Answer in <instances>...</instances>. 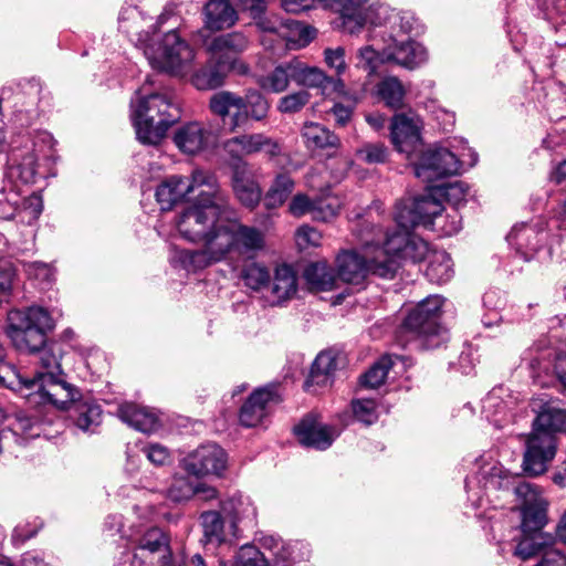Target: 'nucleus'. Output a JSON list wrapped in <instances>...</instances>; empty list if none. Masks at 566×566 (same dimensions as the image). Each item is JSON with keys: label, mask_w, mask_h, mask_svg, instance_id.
Listing matches in <instances>:
<instances>
[{"label": "nucleus", "mask_w": 566, "mask_h": 566, "mask_svg": "<svg viewBox=\"0 0 566 566\" xmlns=\"http://www.w3.org/2000/svg\"><path fill=\"white\" fill-rule=\"evenodd\" d=\"M198 197V203L186 208L177 220L180 235L203 247L178 252L185 270L196 272L221 261L254 259L265 249V233L235 217L218 182L214 189H203Z\"/></svg>", "instance_id": "nucleus-1"}, {"label": "nucleus", "mask_w": 566, "mask_h": 566, "mask_svg": "<svg viewBox=\"0 0 566 566\" xmlns=\"http://www.w3.org/2000/svg\"><path fill=\"white\" fill-rule=\"evenodd\" d=\"M53 328L54 321L51 314L41 306L12 310L8 314L7 333L14 346L29 353L40 352L39 363L42 370L34 374L28 387L36 386L42 375L61 374L60 357L51 349H43L46 333Z\"/></svg>", "instance_id": "nucleus-2"}, {"label": "nucleus", "mask_w": 566, "mask_h": 566, "mask_svg": "<svg viewBox=\"0 0 566 566\" xmlns=\"http://www.w3.org/2000/svg\"><path fill=\"white\" fill-rule=\"evenodd\" d=\"M562 433H566V409L552 401L543 403L525 440L522 469L526 475L536 478L548 470Z\"/></svg>", "instance_id": "nucleus-3"}, {"label": "nucleus", "mask_w": 566, "mask_h": 566, "mask_svg": "<svg viewBox=\"0 0 566 566\" xmlns=\"http://www.w3.org/2000/svg\"><path fill=\"white\" fill-rule=\"evenodd\" d=\"M137 138L147 145H157L168 128L180 118V107L171 92L147 93L132 103Z\"/></svg>", "instance_id": "nucleus-4"}, {"label": "nucleus", "mask_w": 566, "mask_h": 566, "mask_svg": "<svg viewBox=\"0 0 566 566\" xmlns=\"http://www.w3.org/2000/svg\"><path fill=\"white\" fill-rule=\"evenodd\" d=\"M443 298L431 295L419 302L403 319L397 331V340L402 346L417 343L419 348H437L446 340V331L440 325Z\"/></svg>", "instance_id": "nucleus-5"}, {"label": "nucleus", "mask_w": 566, "mask_h": 566, "mask_svg": "<svg viewBox=\"0 0 566 566\" xmlns=\"http://www.w3.org/2000/svg\"><path fill=\"white\" fill-rule=\"evenodd\" d=\"M336 264L338 277L343 282L354 285L363 284L368 275L392 280L399 270V263L380 248L375 250L373 256L367 252L343 251L338 254Z\"/></svg>", "instance_id": "nucleus-6"}, {"label": "nucleus", "mask_w": 566, "mask_h": 566, "mask_svg": "<svg viewBox=\"0 0 566 566\" xmlns=\"http://www.w3.org/2000/svg\"><path fill=\"white\" fill-rule=\"evenodd\" d=\"M500 479V486L512 488L520 502L522 534H547L543 532L548 522L547 503L538 495L533 485L523 481L518 474L513 475L507 471H501Z\"/></svg>", "instance_id": "nucleus-7"}, {"label": "nucleus", "mask_w": 566, "mask_h": 566, "mask_svg": "<svg viewBox=\"0 0 566 566\" xmlns=\"http://www.w3.org/2000/svg\"><path fill=\"white\" fill-rule=\"evenodd\" d=\"M143 50L153 69L172 75L186 74L195 59L193 49L176 31L167 32L158 43H146Z\"/></svg>", "instance_id": "nucleus-8"}, {"label": "nucleus", "mask_w": 566, "mask_h": 566, "mask_svg": "<svg viewBox=\"0 0 566 566\" xmlns=\"http://www.w3.org/2000/svg\"><path fill=\"white\" fill-rule=\"evenodd\" d=\"M217 182L213 174L200 169L193 170L189 177L172 175L165 178L157 187L156 200L161 210L168 211L199 188L214 189Z\"/></svg>", "instance_id": "nucleus-9"}, {"label": "nucleus", "mask_w": 566, "mask_h": 566, "mask_svg": "<svg viewBox=\"0 0 566 566\" xmlns=\"http://www.w3.org/2000/svg\"><path fill=\"white\" fill-rule=\"evenodd\" d=\"M282 401L280 385L269 384L256 388L240 409L239 419L241 424L248 428L256 427L270 415L272 408Z\"/></svg>", "instance_id": "nucleus-10"}, {"label": "nucleus", "mask_w": 566, "mask_h": 566, "mask_svg": "<svg viewBox=\"0 0 566 566\" xmlns=\"http://www.w3.org/2000/svg\"><path fill=\"white\" fill-rule=\"evenodd\" d=\"M134 559H138L140 566H168L171 552L167 534L158 527L147 530L138 539Z\"/></svg>", "instance_id": "nucleus-11"}, {"label": "nucleus", "mask_w": 566, "mask_h": 566, "mask_svg": "<svg viewBox=\"0 0 566 566\" xmlns=\"http://www.w3.org/2000/svg\"><path fill=\"white\" fill-rule=\"evenodd\" d=\"M458 157L447 148H434L424 151L415 168L416 176L426 181H433L460 171Z\"/></svg>", "instance_id": "nucleus-12"}, {"label": "nucleus", "mask_w": 566, "mask_h": 566, "mask_svg": "<svg viewBox=\"0 0 566 566\" xmlns=\"http://www.w3.org/2000/svg\"><path fill=\"white\" fill-rule=\"evenodd\" d=\"M228 455L214 443L202 444L185 459V470L196 476H220L227 469Z\"/></svg>", "instance_id": "nucleus-13"}, {"label": "nucleus", "mask_w": 566, "mask_h": 566, "mask_svg": "<svg viewBox=\"0 0 566 566\" xmlns=\"http://www.w3.org/2000/svg\"><path fill=\"white\" fill-rule=\"evenodd\" d=\"M224 151L233 159L263 151L270 158L281 154V145L272 137L262 133L242 134L229 138L223 144Z\"/></svg>", "instance_id": "nucleus-14"}, {"label": "nucleus", "mask_w": 566, "mask_h": 566, "mask_svg": "<svg viewBox=\"0 0 566 566\" xmlns=\"http://www.w3.org/2000/svg\"><path fill=\"white\" fill-rule=\"evenodd\" d=\"M442 210L441 201L428 192L415 197L410 206L400 209L396 214V221L403 229L418 224L427 226L439 217Z\"/></svg>", "instance_id": "nucleus-15"}, {"label": "nucleus", "mask_w": 566, "mask_h": 566, "mask_svg": "<svg viewBox=\"0 0 566 566\" xmlns=\"http://www.w3.org/2000/svg\"><path fill=\"white\" fill-rule=\"evenodd\" d=\"M380 249L399 264V260H410L413 263L421 262L429 252L428 243L407 230L388 235L385 247Z\"/></svg>", "instance_id": "nucleus-16"}, {"label": "nucleus", "mask_w": 566, "mask_h": 566, "mask_svg": "<svg viewBox=\"0 0 566 566\" xmlns=\"http://www.w3.org/2000/svg\"><path fill=\"white\" fill-rule=\"evenodd\" d=\"M294 432L301 444L317 450H326L339 436L336 427L321 422L314 415L305 416L295 426Z\"/></svg>", "instance_id": "nucleus-17"}, {"label": "nucleus", "mask_w": 566, "mask_h": 566, "mask_svg": "<svg viewBox=\"0 0 566 566\" xmlns=\"http://www.w3.org/2000/svg\"><path fill=\"white\" fill-rule=\"evenodd\" d=\"M36 389L41 402L50 403L56 409H67L77 399V390L57 375H42Z\"/></svg>", "instance_id": "nucleus-18"}, {"label": "nucleus", "mask_w": 566, "mask_h": 566, "mask_svg": "<svg viewBox=\"0 0 566 566\" xmlns=\"http://www.w3.org/2000/svg\"><path fill=\"white\" fill-rule=\"evenodd\" d=\"M546 237L543 228L523 223L512 229L507 241L525 261H530L543 247Z\"/></svg>", "instance_id": "nucleus-19"}, {"label": "nucleus", "mask_w": 566, "mask_h": 566, "mask_svg": "<svg viewBox=\"0 0 566 566\" xmlns=\"http://www.w3.org/2000/svg\"><path fill=\"white\" fill-rule=\"evenodd\" d=\"M390 136L395 148L407 155L413 153L421 144L418 122L405 114H397L392 117Z\"/></svg>", "instance_id": "nucleus-20"}, {"label": "nucleus", "mask_w": 566, "mask_h": 566, "mask_svg": "<svg viewBox=\"0 0 566 566\" xmlns=\"http://www.w3.org/2000/svg\"><path fill=\"white\" fill-rule=\"evenodd\" d=\"M428 59L426 48L416 41L397 42L381 54L382 62H391L408 70H415Z\"/></svg>", "instance_id": "nucleus-21"}, {"label": "nucleus", "mask_w": 566, "mask_h": 566, "mask_svg": "<svg viewBox=\"0 0 566 566\" xmlns=\"http://www.w3.org/2000/svg\"><path fill=\"white\" fill-rule=\"evenodd\" d=\"M249 48V40L242 32H230L214 36L208 45L213 57L220 62H230V69H234L239 55Z\"/></svg>", "instance_id": "nucleus-22"}, {"label": "nucleus", "mask_w": 566, "mask_h": 566, "mask_svg": "<svg viewBox=\"0 0 566 566\" xmlns=\"http://www.w3.org/2000/svg\"><path fill=\"white\" fill-rule=\"evenodd\" d=\"M232 188L243 206L253 209L259 205L262 191L245 161L238 163L233 167Z\"/></svg>", "instance_id": "nucleus-23"}, {"label": "nucleus", "mask_w": 566, "mask_h": 566, "mask_svg": "<svg viewBox=\"0 0 566 566\" xmlns=\"http://www.w3.org/2000/svg\"><path fill=\"white\" fill-rule=\"evenodd\" d=\"M261 546L270 553L275 566H292L305 557L302 551L305 546L301 542H287L274 535H265L261 538Z\"/></svg>", "instance_id": "nucleus-24"}, {"label": "nucleus", "mask_w": 566, "mask_h": 566, "mask_svg": "<svg viewBox=\"0 0 566 566\" xmlns=\"http://www.w3.org/2000/svg\"><path fill=\"white\" fill-rule=\"evenodd\" d=\"M209 132L199 122H189L179 126L174 133L177 148L188 155H196L208 144Z\"/></svg>", "instance_id": "nucleus-25"}, {"label": "nucleus", "mask_w": 566, "mask_h": 566, "mask_svg": "<svg viewBox=\"0 0 566 566\" xmlns=\"http://www.w3.org/2000/svg\"><path fill=\"white\" fill-rule=\"evenodd\" d=\"M324 8L340 14L343 27L350 33L359 31L365 22L364 6L366 0H318Z\"/></svg>", "instance_id": "nucleus-26"}, {"label": "nucleus", "mask_w": 566, "mask_h": 566, "mask_svg": "<svg viewBox=\"0 0 566 566\" xmlns=\"http://www.w3.org/2000/svg\"><path fill=\"white\" fill-rule=\"evenodd\" d=\"M230 71V62H220L211 55L207 63L192 74L191 83L200 91L214 90L224 83Z\"/></svg>", "instance_id": "nucleus-27"}, {"label": "nucleus", "mask_w": 566, "mask_h": 566, "mask_svg": "<svg viewBox=\"0 0 566 566\" xmlns=\"http://www.w3.org/2000/svg\"><path fill=\"white\" fill-rule=\"evenodd\" d=\"M203 13L205 27L210 31L229 29L238 21V13L228 0H209Z\"/></svg>", "instance_id": "nucleus-28"}, {"label": "nucleus", "mask_w": 566, "mask_h": 566, "mask_svg": "<svg viewBox=\"0 0 566 566\" xmlns=\"http://www.w3.org/2000/svg\"><path fill=\"white\" fill-rule=\"evenodd\" d=\"M301 136L308 149L337 150L342 145L340 138L334 132L314 122L304 123Z\"/></svg>", "instance_id": "nucleus-29"}, {"label": "nucleus", "mask_w": 566, "mask_h": 566, "mask_svg": "<svg viewBox=\"0 0 566 566\" xmlns=\"http://www.w3.org/2000/svg\"><path fill=\"white\" fill-rule=\"evenodd\" d=\"M297 277L293 268L289 264H280L275 268L271 294L273 304H280L296 294Z\"/></svg>", "instance_id": "nucleus-30"}, {"label": "nucleus", "mask_w": 566, "mask_h": 566, "mask_svg": "<svg viewBox=\"0 0 566 566\" xmlns=\"http://www.w3.org/2000/svg\"><path fill=\"white\" fill-rule=\"evenodd\" d=\"M119 419L142 432H150L157 426V418L145 407L125 402L117 410Z\"/></svg>", "instance_id": "nucleus-31"}, {"label": "nucleus", "mask_w": 566, "mask_h": 566, "mask_svg": "<svg viewBox=\"0 0 566 566\" xmlns=\"http://www.w3.org/2000/svg\"><path fill=\"white\" fill-rule=\"evenodd\" d=\"M71 409L75 424L84 431L93 430L102 422V408L93 399H76Z\"/></svg>", "instance_id": "nucleus-32"}, {"label": "nucleus", "mask_w": 566, "mask_h": 566, "mask_svg": "<svg viewBox=\"0 0 566 566\" xmlns=\"http://www.w3.org/2000/svg\"><path fill=\"white\" fill-rule=\"evenodd\" d=\"M201 526L203 528L205 544L221 545L229 541L231 536L230 525L224 526V518L220 512L207 511L200 515Z\"/></svg>", "instance_id": "nucleus-33"}, {"label": "nucleus", "mask_w": 566, "mask_h": 566, "mask_svg": "<svg viewBox=\"0 0 566 566\" xmlns=\"http://www.w3.org/2000/svg\"><path fill=\"white\" fill-rule=\"evenodd\" d=\"M294 82V62H283L274 67L269 74L259 80V85L262 90L271 93L284 92L291 82Z\"/></svg>", "instance_id": "nucleus-34"}, {"label": "nucleus", "mask_w": 566, "mask_h": 566, "mask_svg": "<svg viewBox=\"0 0 566 566\" xmlns=\"http://www.w3.org/2000/svg\"><path fill=\"white\" fill-rule=\"evenodd\" d=\"M229 521L231 537H238V523L248 516H255V509L241 496L230 497L221 502V512Z\"/></svg>", "instance_id": "nucleus-35"}, {"label": "nucleus", "mask_w": 566, "mask_h": 566, "mask_svg": "<svg viewBox=\"0 0 566 566\" xmlns=\"http://www.w3.org/2000/svg\"><path fill=\"white\" fill-rule=\"evenodd\" d=\"M336 370V359L331 352H322L312 364L310 375L304 382V388L310 390L314 385L325 386L329 375Z\"/></svg>", "instance_id": "nucleus-36"}, {"label": "nucleus", "mask_w": 566, "mask_h": 566, "mask_svg": "<svg viewBox=\"0 0 566 566\" xmlns=\"http://www.w3.org/2000/svg\"><path fill=\"white\" fill-rule=\"evenodd\" d=\"M304 277L312 290L331 291L336 284L334 270L324 262L310 264L304 271Z\"/></svg>", "instance_id": "nucleus-37"}, {"label": "nucleus", "mask_w": 566, "mask_h": 566, "mask_svg": "<svg viewBox=\"0 0 566 566\" xmlns=\"http://www.w3.org/2000/svg\"><path fill=\"white\" fill-rule=\"evenodd\" d=\"M554 544L555 537L553 534H522L514 554L526 560L537 555L544 548L552 547Z\"/></svg>", "instance_id": "nucleus-38"}, {"label": "nucleus", "mask_w": 566, "mask_h": 566, "mask_svg": "<svg viewBox=\"0 0 566 566\" xmlns=\"http://www.w3.org/2000/svg\"><path fill=\"white\" fill-rule=\"evenodd\" d=\"M295 182L289 174H279L265 195L269 209L282 206L294 190Z\"/></svg>", "instance_id": "nucleus-39"}, {"label": "nucleus", "mask_w": 566, "mask_h": 566, "mask_svg": "<svg viewBox=\"0 0 566 566\" xmlns=\"http://www.w3.org/2000/svg\"><path fill=\"white\" fill-rule=\"evenodd\" d=\"M377 93L386 106L398 109L403 106L406 90L395 76L384 78L377 85Z\"/></svg>", "instance_id": "nucleus-40"}, {"label": "nucleus", "mask_w": 566, "mask_h": 566, "mask_svg": "<svg viewBox=\"0 0 566 566\" xmlns=\"http://www.w3.org/2000/svg\"><path fill=\"white\" fill-rule=\"evenodd\" d=\"M240 279L247 287L260 291L270 285L271 274L264 264L253 261L242 266Z\"/></svg>", "instance_id": "nucleus-41"}, {"label": "nucleus", "mask_w": 566, "mask_h": 566, "mask_svg": "<svg viewBox=\"0 0 566 566\" xmlns=\"http://www.w3.org/2000/svg\"><path fill=\"white\" fill-rule=\"evenodd\" d=\"M294 62V82L307 87H326L329 78L317 67H310L298 59Z\"/></svg>", "instance_id": "nucleus-42"}, {"label": "nucleus", "mask_w": 566, "mask_h": 566, "mask_svg": "<svg viewBox=\"0 0 566 566\" xmlns=\"http://www.w3.org/2000/svg\"><path fill=\"white\" fill-rule=\"evenodd\" d=\"M426 275L438 284L448 282L453 275L451 258L446 252L434 253L426 269Z\"/></svg>", "instance_id": "nucleus-43"}, {"label": "nucleus", "mask_w": 566, "mask_h": 566, "mask_svg": "<svg viewBox=\"0 0 566 566\" xmlns=\"http://www.w3.org/2000/svg\"><path fill=\"white\" fill-rule=\"evenodd\" d=\"M243 97L229 92L220 91L214 93L209 101V108L214 114L222 118L228 116L233 108L243 107Z\"/></svg>", "instance_id": "nucleus-44"}, {"label": "nucleus", "mask_w": 566, "mask_h": 566, "mask_svg": "<svg viewBox=\"0 0 566 566\" xmlns=\"http://www.w3.org/2000/svg\"><path fill=\"white\" fill-rule=\"evenodd\" d=\"M342 208V200L331 193H324L314 199L313 219L318 221H329L335 218Z\"/></svg>", "instance_id": "nucleus-45"}, {"label": "nucleus", "mask_w": 566, "mask_h": 566, "mask_svg": "<svg viewBox=\"0 0 566 566\" xmlns=\"http://www.w3.org/2000/svg\"><path fill=\"white\" fill-rule=\"evenodd\" d=\"M391 365L389 357H381L360 377L361 386L377 388L382 385Z\"/></svg>", "instance_id": "nucleus-46"}, {"label": "nucleus", "mask_w": 566, "mask_h": 566, "mask_svg": "<svg viewBox=\"0 0 566 566\" xmlns=\"http://www.w3.org/2000/svg\"><path fill=\"white\" fill-rule=\"evenodd\" d=\"M243 104L250 118L260 122L268 116L270 105L260 92H249L247 96L243 97Z\"/></svg>", "instance_id": "nucleus-47"}, {"label": "nucleus", "mask_w": 566, "mask_h": 566, "mask_svg": "<svg viewBox=\"0 0 566 566\" xmlns=\"http://www.w3.org/2000/svg\"><path fill=\"white\" fill-rule=\"evenodd\" d=\"M28 382L30 379H24L18 371V369L3 360L0 359V386L7 387L10 389H17L20 387H25L28 389H33V387H28Z\"/></svg>", "instance_id": "nucleus-48"}, {"label": "nucleus", "mask_w": 566, "mask_h": 566, "mask_svg": "<svg viewBox=\"0 0 566 566\" xmlns=\"http://www.w3.org/2000/svg\"><path fill=\"white\" fill-rule=\"evenodd\" d=\"M311 94L305 91H298L287 94L280 98L277 103V111L283 114H294L300 112L305 105L308 104Z\"/></svg>", "instance_id": "nucleus-49"}, {"label": "nucleus", "mask_w": 566, "mask_h": 566, "mask_svg": "<svg viewBox=\"0 0 566 566\" xmlns=\"http://www.w3.org/2000/svg\"><path fill=\"white\" fill-rule=\"evenodd\" d=\"M196 482L189 478L179 476L175 478L170 488L168 489V497L175 502H182L190 500L196 494Z\"/></svg>", "instance_id": "nucleus-50"}, {"label": "nucleus", "mask_w": 566, "mask_h": 566, "mask_svg": "<svg viewBox=\"0 0 566 566\" xmlns=\"http://www.w3.org/2000/svg\"><path fill=\"white\" fill-rule=\"evenodd\" d=\"M356 157L365 164H382L387 160L388 150L381 143L366 144L356 150Z\"/></svg>", "instance_id": "nucleus-51"}, {"label": "nucleus", "mask_w": 566, "mask_h": 566, "mask_svg": "<svg viewBox=\"0 0 566 566\" xmlns=\"http://www.w3.org/2000/svg\"><path fill=\"white\" fill-rule=\"evenodd\" d=\"M352 408L355 418L365 424H371L378 418L376 401L373 399L353 400Z\"/></svg>", "instance_id": "nucleus-52"}, {"label": "nucleus", "mask_w": 566, "mask_h": 566, "mask_svg": "<svg viewBox=\"0 0 566 566\" xmlns=\"http://www.w3.org/2000/svg\"><path fill=\"white\" fill-rule=\"evenodd\" d=\"M289 210L294 217H302L304 214L314 213V199H311L304 193L295 195L290 205Z\"/></svg>", "instance_id": "nucleus-53"}, {"label": "nucleus", "mask_w": 566, "mask_h": 566, "mask_svg": "<svg viewBox=\"0 0 566 566\" xmlns=\"http://www.w3.org/2000/svg\"><path fill=\"white\" fill-rule=\"evenodd\" d=\"M321 239V233L308 226H303L296 231V242L300 249H306L310 245L317 247L319 245Z\"/></svg>", "instance_id": "nucleus-54"}, {"label": "nucleus", "mask_w": 566, "mask_h": 566, "mask_svg": "<svg viewBox=\"0 0 566 566\" xmlns=\"http://www.w3.org/2000/svg\"><path fill=\"white\" fill-rule=\"evenodd\" d=\"M13 430L15 433H21L25 438H36L41 436V424L33 421L30 417H18Z\"/></svg>", "instance_id": "nucleus-55"}, {"label": "nucleus", "mask_w": 566, "mask_h": 566, "mask_svg": "<svg viewBox=\"0 0 566 566\" xmlns=\"http://www.w3.org/2000/svg\"><path fill=\"white\" fill-rule=\"evenodd\" d=\"M235 566H269V562L260 551L248 548L239 555Z\"/></svg>", "instance_id": "nucleus-56"}, {"label": "nucleus", "mask_w": 566, "mask_h": 566, "mask_svg": "<svg viewBox=\"0 0 566 566\" xmlns=\"http://www.w3.org/2000/svg\"><path fill=\"white\" fill-rule=\"evenodd\" d=\"M353 113V106L344 105L342 103H335L327 112L328 115L333 116L335 125L338 127H345L350 122Z\"/></svg>", "instance_id": "nucleus-57"}, {"label": "nucleus", "mask_w": 566, "mask_h": 566, "mask_svg": "<svg viewBox=\"0 0 566 566\" xmlns=\"http://www.w3.org/2000/svg\"><path fill=\"white\" fill-rule=\"evenodd\" d=\"M324 55L327 65L335 69L337 74H340L345 71V50L343 48L338 46L336 49H326L324 51Z\"/></svg>", "instance_id": "nucleus-58"}, {"label": "nucleus", "mask_w": 566, "mask_h": 566, "mask_svg": "<svg viewBox=\"0 0 566 566\" xmlns=\"http://www.w3.org/2000/svg\"><path fill=\"white\" fill-rule=\"evenodd\" d=\"M469 191V186L462 181H455L447 186L444 196L448 201H452L455 206H459L464 201Z\"/></svg>", "instance_id": "nucleus-59"}, {"label": "nucleus", "mask_w": 566, "mask_h": 566, "mask_svg": "<svg viewBox=\"0 0 566 566\" xmlns=\"http://www.w3.org/2000/svg\"><path fill=\"white\" fill-rule=\"evenodd\" d=\"M358 65L371 73L376 69V62L379 59V54L373 46L367 45L358 51Z\"/></svg>", "instance_id": "nucleus-60"}, {"label": "nucleus", "mask_w": 566, "mask_h": 566, "mask_svg": "<svg viewBox=\"0 0 566 566\" xmlns=\"http://www.w3.org/2000/svg\"><path fill=\"white\" fill-rule=\"evenodd\" d=\"M553 370L562 387V391L566 395V350L556 355Z\"/></svg>", "instance_id": "nucleus-61"}, {"label": "nucleus", "mask_w": 566, "mask_h": 566, "mask_svg": "<svg viewBox=\"0 0 566 566\" xmlns=\"http://www.w3.org/2000/svg\"><path fill=\"white\" fill-rule=\"evenodd\" d=\"M147 458L156 465H163L169 460L168 450L159 444H150L145 450Z\"/></svg>", "instance_id": "nucleus-62"}, {"label": "nucleus", "mask_w": 566, "mask_h": 566, "mask_svg": "<svg viewBox=\"0 0 566 566\" xmlns=\"http://www.w3.org/2000/svg\"><path fill=\"white\" fill-rule=\"evenodd\" d=\"M238 4L253 18L260 17L266 9V0H238Z\"/></svg>", "instance_id": "nucleus-63"}, {"label": "nucleus", "mask_w": 566, "mask_h": 566, "mask_svg": "<svg viewBox=\"0 0 566 566\" xmlns=\"http://www.w3.org/2000/svg\"><path fill=\"white\" fill-rule=\"evenodd\" d=\"M536 566H566V556L557 551H549Z\"/></svg>", "instance_id": "nucleus-64"}]
</instances>
